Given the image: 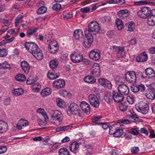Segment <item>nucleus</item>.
Masks as SVG:
<instances>
[{
	"label": "nucleus",
	"instance_id": "obj_1",
	"mask_svg": "<svg viewBox=\"0 0 155 155\" xmlns=\"http://www.w3.org/2000/svg\"><path fill=\"white\" fill-rule=\"evenodd\" d=\"M50 114L51 117V121L52 124L57 126L61 124L63 116L61 112L57 110H52Z\"/></svg>",
	"mask_w": 155,
	"mask_h": 155
},
{
	"label": "nucleus",
	"instance_id": "obj_2",
	"mask_svg": "<svg viewBox=\"0 0 155 155\" xmlns=\"http://www.w3.org/2000/svg\"><path fill=\"white\" fill-rule=\"evenodd\" d=\"M88 29L84 31L85 34L87 35H92V33L94 35L98 33L100 30V28L98 22L93 21L89 23L88 25Z\"/></svg>",
	"mask_w": 155,
	"mask_h": 155
},
{
	"label": "nucleus",
	"instance_id": "obj_3",
	"mask_svg": "<svg viewBox=\"0 0 155 155\" xmlns=\"http://www.w3.org/2000/svg\"><path fill=\"white\" fill-rule=\"evenodd\" d=\"M67 112L69 116L73 114L80 117L81 116V111L79 106L74 103H72L70 104Z\"/></svg>",
	"mask_w": 155,
	"mask_h": 155
},
{
	"label": "nucleus",
	"instance_id": "obj_4",
	"mask_svg": "<svg viewBox=\"0 0 155 155\" xmlns=\"http://www.w3.org/2000/svg\"><path fill=\"white\" fill-rule=\"evenodd\" d=\"M135 107L138 111L143 114H146L148 112L149 108L147 103L143 102L136 104Z\"/></svg>",
	"mask_w": 155,
	"mask_h": 155
},
{
	"label": "nucleus",
	"instance_id": "obj_5",
	"mask_svg": "<svg viewBox=\"0 0 155 155\" xmlns=\"http://www.w3.org/2000/svg\"><path fill=\"white\" fill-rule=\"evenodd\" d=\"M125 77L126 81L128 83L134 84L136 82L137 77L135 71H127L125 74Z\"/></svg>",
	"mask_w": 155,
	"mask_h": 155
},
{
	"label": "nucleus",
	"instance_id": "obj_6",
	"mask_svg": "<svg viewBox=\"0 0 155 155\" xmlns=\"http://www.w3.org/2000/svg\"><path fill=\"white\" fill-rule=\"evenodd\" d=\"M88 99L91 105L95 108H98L100 104V97L94 94H90L88 96Z\"/></svg>",
	"mask_w": 155,
	"mask_h": 155
},
{
	"label": "nucleus",
	"instance_id": "obj_7",
	"mask_svg": "<svg viewBox=\"0 0 155 155\" xmlns=\"http://www.w3.org/2000/svg\"><path fill=\"white\" fill-rule=\"evenodd\" d=\"M150 8L149 7H144L139 10L137 12V15L140 18H146L149 16Z\"/></svg>",
	"mask_w": 155,
	"mask_h": 155
},
{
	"label": "nucleus",
	"instance_id": "obj_8",
	"mask_svg": "<svg viewBox=\"0 0 155 155\" xmlns=\"http://www.w3.org/2000/svg\"><path fill=\"white\" fill-rule=\"evenodd\" d=\"M110 49L117 53V56L119 58H122L126 55V52L123 47L114 46L111 47Z\"/></svg>",
	"mask_w": 155,
	"mask_h": 155
},
{
	"label": "nucleus",
	"instance_id": "obj_9",
	"mask_svg": "<svg viewBox=\"0 0 155 155\" xmlns=\"http://www.w3.org/2000/svg\"><path fill=\"white\" fill-rule=\"evenodd\" d=\"M145 95L149 99L153 100L155 98V83L149 85L148 91L145 93Z\"/></svg>",
	"mask_w": 155,
	"mask_h": 155
},
{
	"label": "nucleus",
	"instance_id": "obj_10",
	"mask_svg": "<svg viewBox=\"0 0 155 155\" xmlns=\"http://www.w3.org/2000/svg\"><path fill=\"white\" fill-rule=\"evenodd\" d=\"M71 59L72 61L74 63H79L83 60L82 55L79 53H74L71 55Z\"/></svg>",
	"mask_w": 155,
	"mask_h": 155
},
{
	"label": "nucleus",
	"instance_id": "obj_11",
	"mask_svg": "<svg viewBox=\"0 0 155 155\" xmlns=\"http://www.w3.org/2000/svg\"><path fill=\"white\" fill-rule=\"evenodd\" d=\"M25 47L27 50L31 54L39 48L38 45L34 42H26L25 44Z\"/></svg>",
	"mask_w": 155,
	"mask_h": 155
},
{
	"label": "nucleus",
	"instance_id": "obj_12",
	"mask_svg": "<svg viewBox=\"0 0 155 155\" xmlns=\"http://www.w3.org/2000/svg\"><path fill=\"white\" fill-rule=\"evenodd\" d=\"M89 57L91 59L93 60L97 61L101 57L100 52L99 50H91L89 53Z\"/></svg>",
	"mask_w": 155,
	"mask_h": 155
},
{
	"label": "nucleus",
	"instance_id": "obj_13",
	"mask_svg": "<svg viewBox=\"0 0 155 155\" xmlns=\"http://www.w3.org/2000/svg\"><path fill=\"white\" fill-rule=\"evenodd\" d=\"M100 68L97 63L93 64L91 70V73L94 77H98L100 75Z\"/></svg>",
	"mask_w": 155,
	"mask_h": 155
},
{
	"label": "nucleus",
	"instance_id": "obj_14",
	"mask_svg": "<svg viewBox=\"0 0 155 155\" xmlns=\"http://www.w3.org/2000/svg\"><path fill=\"white\" fill-rule=\"evenodd\" d=\"M85 38L83 42V45L85 48H89L93 41V37L92 35H87L85 34Z\"/></svg>",
	"mask_w": 155,
	"mask_h": 155
},
{
	"label": "nucleus",
	"instance_id": "obj_15",
	"mask_svg": "<svg viewBox=\"0 0 155 155\" xmlns=\"http://www.w3.org/2000/svg\"><path fill=\"white\" fill-rule=\"evenodd\" d=\"M118 91L120 94L127 95L129 92V89L127 86L124 84L119 85L117 88Z\"/></svg>",
	"mask_w": 155,
	"mask_h": 155
},
{
	"label": "nucleus",
	"instance_id": "obj_16",
	"mask_svg": "<svg viewBox=\"0 0 155 155\" xmlns=\"http://www.w3.org/2000/svg\"><path fill=\"white\" fill-rule=\"evenodd\" d=\"M98 82L101 85L104 87L110 89L112 87L111 83L108 80L103 78H100L98 80Z\"/></svg>",
	"mask_w": 155,
	"mask_h": 155
},
{
	"label": "nucleus",
	"instance_id": "obj_17",
	"mask_svg": "<svg viewBox=\"0 0 155 155\" xmlns=\"http://www.w3.org/2000/svg\"><path fill=\"white\" fill-rule=\"evenodd\" d=\"M69 148L70 151L76 154L79 151V145L78 143L74 141L70 144Z\"/></svg>",
	"mask_w": 155,
	"mask_h": 155
},
{
	"label": "nucleus",
	"instance_id": "obj_18",
	"mask_svg": "<svg viewBox=\"0 0 155 155\" xmlns=\"http://www.w3.org/2000/svg\"><path fill=\"white\" fill-rule=\"evenodd\" d=\"M131 90L133 92L136 93L138 91L143 92L145 90V87L142 84L137 85H133L130 87Z\"/></svg>",
	"mask_w": 155,
	"mask_h": 155
},
{
	"label": "nucleus",
	"instance_id": "obj_19",
	"mask_svg": "<svg viewBox=\"0 0 155 155\" xmlns=\"http://www.w3.org/2000/svg\"><path fill=\"white\" fill-rule=\"evenodd\" d=\"M113 100L116 102L119 103L122 101L124 99V97L123 95L120 93H118L115 91L113 92Z\"/></svg>",
	"mask_w": 155,
	"mask_h": 155
},
{
	"label": "nucleus",
	"instance_id": "obj_20",
	"mask_svg": "<svg viewBox=\"0 0 155 155\" xmlns=\"http://www.w3.org/2000/svg\"><path fill=\"white\" fill-rule=\"evenodd\" d=\"M148 55L145 52H143L137 57V62H142L146 61L148 59Z\"/></svg>",
	"mask_w": 155,
	"mask_h": 155
},
{
	"label": "nucleus",
	"instance_id": "obj_21",
	"mask_svg": "<svg viewBox=\"0 0 155 155\" xmlns=\"http://www.w3.org/2000/svg\"><path fill=\"white\" fill-rule=\"evenodd\" d=\"M8 126L7 123L3 120H0V133H3L7 131Z\"/></svg>",
	"mask_w": 155,
	"mask_h": 155
},
{
	"label": "nucleus",
	"instance_id": "obj_22",
	"mask_svg": "<svg viewBox=\"0 0 155 155\" xmlns=\"http://www.w3.org/2000/svg\"><path fill=\"white\" fill-rule=\"evenodd\" d=\"M65 85V82L63 79H59L55 80L53 83L54 87L57 88H61L63 87Z\"/></svg>",
	"mask_w": 155,
	"mask_h": 155
},
{
	"label": "nucleus",
	"instance_id": "obj_23",
	"mask_svg": "<svg viewBox=\"0 0 155 155\" xmlns=\"http://www.w3.org/2000/svg\"><path fill=\"white\" fill-rule=\"evenodd\" d=\"M29 124V123L25 119L20 120L17 123V128L19 130H21L22 128H23L24 127L28 126Z\"/></svg>",
	"mask_w": 155,
	"mask_h": 155
},
{
	"label": "nucleus",
	"instance_id": "obj_24",
	"mask_svg": "<svg viewBox=\"0 0 155 155\" xmlns=\"http://www.w3.org/2000/svg\"><path fill=\"white\" fill-rule=\"evenodd\" d=\"M80 107L82 110L87 114H89L90 112V105L85 101H82L80 104Z\"/></svg>",
	"mask_w": 155,
	"mask_h": 155
},
{
	"label": "nucleus",
	"instance_id": "obj_25",
	"mask_svg": "<svg viewBox=\"0 0 155 155\" xmlns=\"http://www.w3.org/2000/svg\"><path fill=\"white\" fill-rule=\"evenodd\" d=\"M117 15L120 18L125 19L128 16L129 11L127 9L121 10L118 12Z\"/></svg>",
	"mask_w": 155,
	"mask_h": 155
},
{
	"label": "nucleus",
	"instance_id": "obj_26",
	"mask_svg": "<svg viewBox=\"0 0 155 155\" xmlns=\"http://www.w3.org/2000/svg\"><path fill=\"white\" fill-rule=\"evenodd\" d=\"M146 75L149 78H154L155 77V73L151 68H148L145 70Z\"/></svg>",
	"mask_w": 155,
	"mask_h": 155
},
{
	"label": "nucleus",
	"instance_id": "obj_27",
	"mask_svg": "<svg viewBox=\"0 0 155 155\" xmlns=\"http://www.w3.org/2000/svg\"><path fill=\"white\" fill-rule=\"evenodd\" d=\"M74 38L76 40H80L84 36L83 31L81 29L75 30L74 31Z\"/></svg>",
	"mask_w": 155,
	"mask_h": 155
},
{
	"label": "nucleus",
	"instance_id": "obj_28",
	"mask_svg": "<svg viewBox=\"0 0 155 155\" xmlns=\"http://www.w3.org/2000/svg\"><path fill=\"white\" fill-rule=\"evenodd\" d=\"M21 66L25 73H27L30 70V66L29 64L25 61H23L21 63Z\"/></svg>",
	"mask_w": 155,
	"mask_h": 155
},
{
	"label": "nucleus",
	"instance_id": "obj_29",
	"mask_svg": "<svg viewBox=\"0 0 155 155\" xmlns=\"http://www.w3.org/2000/svg\"><path fill=\"white\" fill-rule=\"evenodd\" d=\"M59 47L58 44L55 45H50L48 47V50L51 54L55 53L58 50Z\"/></svg>",
	"mask_w": 155,
	"mask_h": 155
},
{
	"label": "nucleus",
	"instance_id": "obj_30",
	"mask_svg": "<svg viewBox=\"0 0 155 155\" xmlns=\"http://www.w3.org/2000/svg\"><path fill=\"white\" fill-rule=\"evenodd\" d=\"M84 81L88 83L94 84L96 82V79L93 76L87 75L84 78Z\"/></svg>",
	"mask_w": 155,
	"mask_h": 155
},
{
	"label": "nucleus",
	"instance_id": "obj_31",
	"mask_svg": "<svg viewBox=\"0 0 155 155\" xmlns=\"http://www.w3.org/2000/svg\"><path fill=\"white\" fill-rule=\"evenodd\" d=\"M104 98L105 101L108 103H110L113 100V93H107L104 97Z\"/></svg>",
	"mask_w": 155,
	"mask_h": 155
},
{
	"label": "nucleus",
	"instance_id": "obj_32",
	"mask_svg": "<svg viewBox=\"0 0 155 155\" xmlns=\"http://www.w3.org/2000/svg\"><path fill=\"white\" fill-rule=\"evenodd\" d=\"M126 26L127 28V31L130 32L133 31L135 28V24L132 21L128 22L126 24Z\"/></svg>",
	"mask_w": 155,
	"mask_h": 155
},
{
	"label": "nucleus",
	"instance_id": "obj_33",
	"mask_svg": "<svg viewBox=\"0 0 155 155\" xmlns=\"http://www.w3.org/2000/svg\"><path fill=\"white\" fill-rule=\"evenodd\" d=\"M51 89L49 87L44 89L41 92V94L43 97L50 95L51 93Z\"/></svg>",
	"mask_w": 155,
	"mask_h": 155
},
{
	"label": "nucleus",
	"instance_id": "obj_34",
	"mask_svg": "<svg viewBox=\"0 0 155 155\" xmlns=\"http://www.w3.org/2000/svg\"><path fill=\"white\" fill-rule=\"evenodd\" d=\"M123 130L120 128L117 127L116 131H114L113 135L116 137H120L123 134Z\"/></svg>",
	"mask_w": 155,
	"mask_h": 155
},
{
	"label": "nucleus",
	"instance_id": "obj_35",
	"mask_svg": "<svg viewBox=\"0 0 155 155\" xmlns=\"http://www.w3.org/2000/svg\"><path fill=\"white\" fill-rule=\"evenodd\" d=\"M15 79L18 81L23 82L26 80V77L25 75L22 74H18L16 76Z\"/></svg>",
	"mask_w": 155,
	"mask_h": 155
},
{
	"label": "nucleus",
	"instance_id": "obj_36",
	"mask_svg": "<svg viewBox=\"0 0 155 155\" xmlns=\"http://www.w3.org/2000/svg\"><path fill=\"white\" fill-rule=\"evenodd\" d=\"M59 155H70L69 151L66 148H61L59 150Z\"/></svg>",
	"mask_w": 155,
	"mask_h": 155
},
{
	"label": "nucleus",
	"instance_id": "obj_37",
	"mask_svg": "<svg viewBox=\"0 0 155 155\" xmlns=\"http://www.w3.org/2000/svg\"><path fill=\"white\" fill-rule=\"evenodd\" d=\"M47 8L46 6H41L38 9L37 13L38 14H41L45 13L47 11Z\"/></svg>",
	"mask_w": 155,
	"mask_h": 155
},
{
	"label": "nucleus",
	"instance_id": "obj_38",
	"mask_svg": "<svg viewBox=\"0 0 155 155\" xmlns=\"http://www.w3.org/2000/svg\"><path fill=\"white\" fill-rule=\"evenodd\" d=\"M13 93L17 96H20L24 93L23 89L21 88L14 89L13 91Z\"/></svg>",
	"mask_w": 155,
	"mask_h": 155
},
{
	"label": "nucleus",
	"instance_id": "obj_39",
	"mask_svg": "<svg viewBox=\"0 0 155 155\" xmlns=\"http://www.w3.org/2000/svg\"><path fill=\"white\" fill-rule=\"evenodd\" d=\"M37 79L36 76L30 77L28 78L26 81L27 84L30 85L35 83Z\"/></svg>",
	"mask_w": 155,
	"mask_h": 155
},
{
	"label": "nucleus",
	"instance_id": "obj_40",
	"mask_svg": "<svg viewBox=\"0 0 155 155\" xmlns=\"http://www.w3.org/2000/svg\"><path fill=\"white\" fill-rule=\"evenodd\" d=\"M13 18H8L6 19L5 18H2L0 19V21L3 24H7V25H10L11 23Z\"/></svg>",
	"mask_w": 155,
	"mask_h": 155
},
{
	"label": "nucleus",
	"instance_id": "obj_41",
	"mask_svg": "<svg viewBox=\"0 0 155 155\" xmlns=\"http://www.w3.org/2000/svg\"><path fill=\"white\" fill-rule=\"evenodd\" d=\"M147 23L150 26L155 25V16L149 17L147 19Z\"/></svg>",
	"mask_w": 155,
	"mask_h": 155
},
{
	"label": "nucleus",
	"instance_id": "obj_42",
	"mask_svg": "<svg viewBox=\"0 0 155 155\" xmlns=\"http://www.w3.org/2000/svg\"><path fill=\"white\" fill-rule=\"evenodd\" d=\"M49 66L51 68H56L58 66V61L57 59H54L50 61Z\"/></svg>",
	"mask_w": 155,
	"mask_h": 155
},
{
	"label": "nucleus",
	"instance_id": "obj_43",
	"mask_svg": "<svg viewBox=\"0 0 155 155\" xmlns=\"http://www.w3.org/2000/svg\"><path fill=\"white\" fill-rule=\"evenodd\" d=\"M37 59L41 60L43 58V54L41 50H39L37 54H34V56Z\"/></svg>",
	"mask_w": 155,
	"mask_h": 155
},
{
	"label": "nucleus",
	"instance_id": "obj_44",
	"mask_svg": "<svg viewBox=\"0 0 155 155\" xmlns=\"http://www.w3.org/2000/svg\"><path fill=\"white\" fill-rule=\"evenodd\" d=\"M37 112L38 113H40L42 114L43 116L44 117L45 120V121L47 120H48V117L46 113L43 109L41 108H39L37 110Z\"/></svg>",
	"mask_w": 155,
	"mask_h": 155
},
{
	"label": "nucleus",
	"instance_id": "obj_45",
	"mask_svg": "<svg viewBox=\"0 0 155 155\" xmlns=\"http://www.w3.org/2000/svg\"><path fill=\"white\" fill-rule=\"evenodd\" d=\"M148 4L152 5H155V0H153L151 2H142L140 1L139 2H135V5H140L142 4Z\"/></svg>",
	"mask_w": 155,
	"mask_h": 155
},
{
	"label": "nucleus",
	"instance_id": "obj_46",
	"mask_svg": "<svg viewBox=\"0 0 155 155\" xmlns=\"http://www.w3.org/2000/svg\"><path fill=\"white\" fill-rule=\"evenodd\" d=\"M71 126L70 125L61 127L56 129L57 131H66L71 128Z\"/></svg>",
	"mask_w": 155,
	"mask_h": 155
},
{
	"label": "nucleus",
	"instance_id": "obj_47",
	"mask_svg": "<svg viewBox=\"0 0 155 155\" xmlns=\"http://www.w3.org/2000/svg\"><path fill=\"white\" fill-rule=\"evenodd\" d=\"M116 23L118 30H121L124 27L122 21L120 19H117L116 21Z\"/></svg>",
	"mask_w": 155,
	"mask_h": 155
},
{
	"label": "nucleus",
	"instance_id": "obj_48",
	"mask_svg": "<svg viewBox=\"0 0 155 155\" xmlns=\"http://www.w3.org/2000/svg\"><path fill=\"white\" fill-rule=\"evenodd\" d=\"M48 77L51 80L55 79L58 78L59 76V75H57V74H55L54 73H48L47 75Z\"/></svg>",
	"mask_w": 155,
	"mask_h": 155
},
{
	"label": "nucleus",
	"instance_id": "obj_49",
	"mask_svg": "<svg viewBox=\"0 0 155 155\" xmlns=\"http://www.w3.org/2000/svg\"><path fill=\"white\" fill-rule=\"evenodd\" d=\"M39 28H33L32 29H29L27 30V36L29 37H30L31 35L35 32L37 31Z\"/></svg>",
	"mask_w": 155,
	"mask_h": 155
},
{
	"label": "nucleus",
	"instance_id": "obj_50",
	"mask_svg": "<svg viewBox=\"0 0 155 155\" xmlns=\"http://www.w3.org/2000/svg\"><path fill=\"white\" fill-rule=\"evenodd\" d=\"M128 105L125 103L120 104L119 105V108L120 110L122 111H124L127 110Z\"/></svg>",
	"mask_w": 155,
	"mask_h": 155
},
{
	"label": "nucleus",
	"instance_id": "obj_51",
	"mask_svg": "<svg viewBox=\"0 0 155 155\" xmlns=\"http://www.w3.org/2000/svg\"><path fill=\"white\" fill-rule=\"evenodd\" d=\"M57 105L60 108H62L65 105V103L61 98H58L56 100Z\"/></svg>",
	"mask_w": 155,
	"mask_h": 155
},
{
	"label": "nucleus",
	"instance_id": "obj_52",
	"mask_svg": "<svg viewBox=\"0 0 155 155\" xmlns=\"http://www.w3.org/2000/svg\"><path fill=\"white\" fill-rule=\"evenodd\" d=\"M0 67L3 68H5L8 69H10V65L6 61L0 64Z\"/></svg>",
	"mask_w": 155,
	"mask_h": 155
},
{
	"label": "nucleus",
	"instance_id": "obj_53",
	"mask_svg": "<svg viewBox=\"0 0 155 155\" xmlns=\"http://www.w3.org/2000/svg\"><path fill=\"white\" fill-rule=\"evenodd\" d=\"M133 110H131L130 111V114H128L129 118L132 120V121H135L137 118V115L134 112H132Z\"/></svg>",
	"mask_w": 155,
	"mask_h": 155
},
{
	"label": "nucleus",
	"instance_id": "obj_54",
	"mask_svg": "<svg viewBox=\"0 0 155 155\" xmlns=\"http://www.w3.org/2000/svg\"><path fill=\"white\" fill-rule=\"evenodd\" d=\"M127 100L129 104H132L134 100V97L132 95H129L127 96Z\"/></svg>",
	"mask_w": 155,
	"mask_h": 155
},
{
	"label": "nucleus",
	"instance_id": "obj_55",
	"mask_svg": "<svg viewBox=\"0 0 155 155\" xmlns=\"http://www.w3.org/2000/svg\"><path fill=\"white\" fill-rule=\"evenodd\" d=\"M101 21L103 23L105 22H110L111 20L110 17L109 16H106L102 17L101 19Z\"/></svg>",
	"mask_w": 155,
	"mask_h": 155
},
{
	"label": "nucleus",
	"instance_id": "obj_56",
	"mask_svg": "<svg viewBox=\"0 0 155 155\" xmlns=\"http://www.w3.org/2000/svg\"><path fill=\"white\" fill-rule=\"evenodd\" d=\"M22 17L21 15H19L16 18L15 21V25L16 27L18 26Z\"/></svg>",
	"mask_w": 155,
	"mask_h": 155
},
{
	"label": "nucleus",
	"instance_id": "obj_57",
	"mask_svg": "<svg viewBox=\"0 0 155 155\" xmlns=\"http://www.w3.org/2000/svg\"><path fill=\"white\" fill-rule=\"evenodd\" d=\"M116 125H113L109 127L110 131L109 134H110L113 135L114 132L116 131L117 128L116 127Z\"/></svg>",
	"mask_w": 155,
	"mask_h": 155
},
{
	"label": "nucleus",
	"instance_id": "obj_58",
	"mask_svg": "<svg viewBox=\"0 0 155 155\" xmlns=\"http://www.w3.org/2000/svg\"><path fill=\"white\" fill-rule=\"evenodd\" d=\"M14 37H12L8 39H5L2 41L0 42V45L6 43H10L13 41Z\"/></svg>",
	"mask_w": 155,
	"mask_h": 155
},
{
	"label": "nucleus",
	"instance_id": "obj_59",
	"mask_svg": "<svg viewBox=\"0 0 155 155\" xmlns=\"http://www.w3.org/2000/svg\"><path fill=\"white\" fill-rule=\"evenodd\" d=\"M33 89L36 92H38L41 88V86L39 84L36 83L33 85Z\"/></svg>",
	"mask_w": 155,
	"mask_h": 155
},
{
	"label": "nucleus",
	"instance_id": "obj_60",
	"mask_svg": "<svg viewBox=\"0 0 155 155\" xmlns=\"http://www.w3.org/2000/svg\"><path fill=\"white\" fill-rule=\"evenodd\" d=\"M63 17L65 19L71 18L73 17L72 14L68 12H64L63 14Z\"/></svg>",
	"mask_w": 155,
	"mask_h": 155
},
{
	"label": "nucleus",
	"instance_id": "obj_61",
	"mask_svg": "<svg viewBox=\"0 0 155 155\" xmlns=\"http://www.w3.org/2000/svg\"><path fill=\"white\" fill-rule=\"evenodd\" d=\"M7 54V50L3 49L0 50V57H3L6 56Z\"/></svg>",
	"mask_w": 155,
	"mask_h": 155
},
{
	"label": "nucleus",
	"instance_id": "obj_62",
	"mask_svg": "<svg viewBox=\"0 0 155 155\" xmlns=\"http://www.w3.org/2000/svg\"><path fill=\"white\" fill-rule=\"evenodd\" d=\"M61 7V5L60 4L56 3L52 6V9L55 11L59 9Z\"/></svg>",
	"mask_w": 155,
	"mask_h": 155
},
{
	"label": "nucleus",
	"instance_id": "obj_63",
	"mask_svg": "<svg viewBox=\"0 0 155 155\" xmlns=\"http://www.w3.org/2000/svg\"><path fill=\"white\" fill-rule=\"evenodd\" d=\"M18 32V29L13 28L9 30L8 32L11 34H17Z\"/></svg>",
	"mask_w": 155,
	"mask_h": 155
},
{
	"label": "nucleus",
	"instance_id": "obj_64",
	"mask_svg": "<svg viewBox=\"0 0 155 155\" xmlns=\"http://www.w3.org/2000/svg\"><path fill=\"white\" fill-rule=\"evenodd\" d=\"M7 150V148L5 146H2L0 147V154H3Z\"/></svg>",
	"mask_w": 155,
	"mask_h": 155
}]
</instances>
